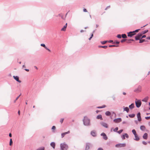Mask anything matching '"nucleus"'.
<instances>
[{
	"mask_svg": "<svg viewBox=\"0 0 150 150\" xmlns=\"http://www.w3.org/2000/svg\"><path fill=\"white\" fill-rule=\"evenodd\" d=\"M84 125L86 126H88L90 125V120L86 116H85L83 120Z\"/></svg>",
	"mask_w": 150,
	"mask_h": 150,
	"instance_id": "nucleus-1",
	"label": "nucleus"
},
{
	"mask_svg": "<svg viewBox=\"0 0 150 150\" xmlns=\"http://www.w3.org/2000/svg\"><path fill=\"white\" fill-rule=\"evenodd\" d=\"M61 150H67L68 146L65 143H61L60 144Z\"/></svg>",
	"mask_w": 150,
	"mask_h": 150,
	"instance_id": "nucleus-2",
	"label": "nucleus"
},
{
	"mask_svg": "<svg viewBox=\"0 0 150 150\" xmlns=\"http://www.w3.org/2000/svg\"><path fill=\"white\" fill-rule=\"evenodd\" d=\"M135 103L136 107L138 108L140 107L142 104L141 100H137V99H136Z\"/></svg>",
	"mask_w": 150,
	"mask_h": 150,
	"instance_id": "nucleus-3",
	"label": "nucleus"
},
{
	"mask_svg": "<svg viewBox=\"0 0 150 150\" xmlns=\"http://www.w3.org/2000/svg\"><path fill=\"white\" fill-rule=\"evenodd\" d=\"M142 91V87L140 86H139L137 88H136L134 91L137 93H138Z\"/></svg>",
	"mask_w": 150,
	"mask_h": 150,
	"instance_id": "nucleus-4",
	"label": "nucleus"
},
{
	"mask_svg": "<svg viewBox=\"0 0 150 150\" xmlns=\"http://www.w3.org/2000/svg\"><path fill=\"white\" fill-rule=\"evenodd\" d=\"M125 146L126 144L125 143H123L117 144L115 146L117 147H125Z\"/></svg>",
	"mask_w": 150,
	"mask_h": 150,
	"instance_id": "nucleus-5",
	"label": "nucleus"
},
{
	"mask_svg": "<svg viewBox=\"0 0 150 150\" xmlns=\"http://www.w3.org/2000/svg\"><path fill=\"white\" fill-rule=\"evenodd\" d=\"M92 144L89 143H87L86 144L85 150H88L90 147L92 146Z\"/></svg>",
	"mask_w": 150,
	"mask_h": 150,
	"instance_id": "nucleus-6",
	"label": "nucleus"
},
{
	"mask_svg": "<svg viewBox=\"0 0 150 150\" xmlns=\"http://www.w3.org/2000/svg\"><path fill=\"white\" fill-rule=\"evenodd\" d=\"M122 121V119L121 118H119L115 119L113 121L116 123H118Z\"/></svg>",
	"mask_w": 150,
	"mask_h": 150,
	"instance_id": "nucleus-7",
	"label": "nucleus"
},
{
	"mask_svg": "<svg viewBox=\"0 0 150 150\" xmlns=\"http://www.w3.org/2000/svg\"><path fill=\"white\" fill-rule=\"evenodd\" d=\"M13 77L14 79L17 82L19 83H21V81L19 80V77L18 76H13Z\"/></svg>",
	"mask_w": 150,
	"mask_h": 150,
	"instance_id": "nucleus-8",
	"label": "nucleus"
},
{
	"mask_svg": "<svg viewBox=\"0 0 150 150\" xmlns=\"http://www.w3.org/2000/svg\"><path fill=\"white\" fill-rule=\"evenodd\" d=\"M101 135L102 136H103V139H104L105 140H107L108 139V137L107 136H106V134L104 132L102 133L101 134Z\"/></svg>",
	"mask_w": 150,
	"mask_h": 150,
	"instance_id": "nucleus-9",
	"label": "nucleus"
},
{
	"mask_svg": "<svg viewBox=\"0 0 150 150\" xmlns=\"http://www.w3.org/2000/svg\"><path fill=\"white\" fill-rule=\"evenodd\" d=\"M142 35V34H141V33L138 34V35L135 37L136 40H139Z\"/></svg>",
	"mask_w": 150,
	"mask_h": 150,
	"instance_id": "nucleus-10",
	"label": "nucleus"
},
{
	"mask_svg": "<svg viewBox=\"0 0 150 150\" xmlns=\"http://www.w3.org/2000/svg\"><path fill=\"white\" fill-rule=\"evenodd\" d=\"M135 33H134V32H130L128 33V34L127 36L129 37H131L132 36L135 35Z\"/></svg>",
	"mask_w": 150,
	"mask_h": 150,
	"instance_id": "nucleus-11",
	"label": "nucleus"
},
{
	"mask_svg": "<svg viewBox=\"0 0 150 150\" xmlns=\"http://www.w3.org/2000/svg\"><path fill=\"white\" fill-rule=\"evenodd\" d=\"M69 133L70 131H69L67 132L62 133L61 134L62 138H63V137H64V136L66 134H69Z\"/></svg>",
	"mask_w": 150,
	"mask_h": 150,
	"instance_id": "nucleus-12",
	"label": "nucleus"
},
{
	"mask_svg": "<svg viewBox=\"0 0 150 150\" xmlns=\"http://www.w3.org/2000/svg\"><path fill=\"white\" fill-rule=\"evenodd\" d=\"M137 117L138 118V120L139 121H140L141 120V118L140 115V112H138L137 114Z\"/></svg>",
	"mask_w": 150,
	"mask_h": 150,
	"instance_id": "nucleus-13",
	"label": "nucleus"
},
{
	"mask_svg": "<svg viewBox=\"0 0 150 150\" xmlns=\"http://www.w3.org/2000/svg\"><path fill=\"white\" fill-rule=\"evenodd\" d=\"M100 124L101 125L104 127L106 128H108V126L107 125V124L106 123L104 122H101L100 123Z\"/></svg>",
	"mask_w": 150,
	"mask_h": 150,
	"instance_id": "nucleus-14",
	"label": "nucleus"
},
{
	"mask_svg": "<svg viewBox=\"0 0 150 150\" xmlns=\"http://www.w3.org/2000/svg\"><path fill=\"white\" fill-rule=\"evenodd\" d=\"M40 45L41 46H42V47H44L45 49H46L47 50H48L49 52H51L50 50L46 47L45 45V44H41Z\"/></svg>",
	"mask_w": 150,
	"mask_h": 150,
	"instance_id": "nucleus-15",
	"label": "nucleus"
},
{
	"mask_svg": "<svg viewBox=\"0 0 150 150\" xmlns=\"http://www.w3.org/2000/svg\"><path fill=\"white\" fill-rule=\"evenodd\" d=\"M124 111H126L127 112H128L129 111V109L127 107H123Z\"/></svg>",
	"mask_w": 150,
	"mask_h": 150,
	"instance_id": "nucleus-16",
	"label": "nucleus"
},
{
	"mask_svg": "<svg viewBox=\"0 0 150 150\" xmlns=\"http://www.w3.org/2000/svg\"><path fill=\"white\" fill-rule=\"evenodd\" d=\"M148 137V134L147 133H145L143 136V138L144 139H146Z\"/></svg>",
	"mask_w": 150,
	"mask_h": 150,
	"instance_id": "nucleus-17",
	"label": "nucleus"
},
{
	"mask_svg": "<svg viewBox=\"0 0 150 150\" xmlns=\"http://www.w3.org/2000/svg\"><path fill=\"white\" fill-rule=\"evenodd\" d=\"M67 26V23H66V24L61 29V31H65L66 30V28Z\"/></svg>",
	"mask_w": 150,
	"mask_h": 150,
	"instance_id": "nucleus-18",
	"label": "nucleus"
},
{
	"mask_svg": "<svg viewBox=\"0 0 150 150\" xmlns=\"http://www.w3.org/2000/svg\"><path fill=\"white\" fill-rule=\"evenodd\" d=\"M51 146L53 148V149H54L55 148V143L54 142H52L50 143Z\"/></svg>",
	"mask_w": 150,
	"mask_h": 150,
	"instance_id": "nucleus-19",
	"label": "nucleus"
},
{
	"mask_svg": "<svg viewBox=\"0 0 150 150\" xmlns=\"http://www.w3.org/2000/svg\"><path fill=\"white\" fill-rule=\"evenodd\" d=\"M96 118L98 119H100V120H103L102 116L101 115H99L97 116Z\"/></svg>",
	"mask_w": 150,
	"mask_h": 150,
	"instance_id": "nucleus-20",
	"label": "nucleus"
},
{
	"mask_svg": "<svg viewBox=\"0 0 150 150\" xmlns=\"http://www.w3.org/2000/svg\"><path fill=\"white\" fill-rule=\"evenodd\" d=\"M91 135L93 137H95L96 136V134L94 131H92L91 133Z\"/></svg>",
	"mask_w": 150,
	"mask_h": 150,
	"instance_id": "nucleus-21",
	"label": "nucleus"
},
{
	"mask_svg": "<svg viewBox=\"0 0 150 150\" xmlns=\"http://www.w3.org/2000/svg\"><path fill=\"white\" fill-rule=\"evenodd\" d=\"M134 107V103H132L129 106V108L130 109L133 108Z\"/></svg>",
	"mask_w": 150,
	"mask_h": 150,
	"instance_id": "nucleus-22",
	"label": "nucleus"
},
{
	"mask_svg": "<svg viewBox=\"0 0 150 150\" xmlns=\"http://www.w3.org/2000/svg\"><path fill=\"white\" fill-rule=\"evenodd\" d=\"M148 99V97H146L145 98L143 99H142V101L143 102H146L147 101Z\"/></svg>",
	"mask_w": 150,
	"mask_h": 150,
	"instance_id": "nucleus-23",
	"label": "nucleus"
},
{
	"mask_svg": "<svg viewBox=\"0 0 150 150\" xmlns=\"http://www.w3.org/2000/svg\"><path fill=\"white\" fill-rule=\"evenodd\" d=\"M134 137L135 138L134 139L136 141H138L139 139V137L137 135V134L136 135H134Z\"/></svg>",
	"mask_w": 150,
	"mask_h": 150,
	"instance_id": "nucleus-24",
	"label": "nucleus"
},
{
	"mask_svg": "<svg viewBox=\"0 0 150 150\" xmlns=\"http://www.w3.org/2000/svg\"><path fill=\"white\" fill-rule=\"evenodd\" d=\"M140 129L144 131L145 129V127L144 125H142L140 127Z\"/></svg>",
	"mask_w": 150,
	"mask_h": 150,
	"instance_id": "nucleus-25",
	"label": "nucleus"
},
{
	"mask_svg": "<svg viewBox=\"0 0 150 150\" xmlns=\"http://www.w3.org/2000/svg\"><path fill=\"white\" fill-rule=\"evenodd\" d=\"M105 114L106 115L109 116L110 115L111 113L110 112L108 111H106L105 113Z\"/></svg>",
	"mask_w": 150,
	"mask_h": 150,
	"instance_id": "nucleus-26",
	"label": "nucleus"
},
{
	"mask_svg": "<svg viewBox=\"0 0 150 150\" xmlns=\"http://www.w3.org/2000/svg\"><path fill=\"white\" fill-rule=\"evenodd\" d=\"M135 116V115L134 114H132L129 115V117L131 118L134 117Z\"/></svg>",
	"mask_w": 150,
	"mask_h": 150,
	"instance_id": "nucleus-27",
	"label": "nucleus"
},
{
	"mask_svg": "<svg viewBox=\"0 0 150 150\" xmlns=\"http://www.w3.org/2000/svg\"><path fill=\"white\" fill-rule=\"evenodd\" d=\"M132 132L133 134L134 135L137 134L136 132L135 129H133L132 131Z\"/></svg>",
	"mask_w": 150,
	"mask_h": 150,
	"instance_id": "nucleus-28",
	"label": "nucleus"
},
{
	"mask_svg": "<svg viewBox=\"0 0 150 150\" xmlns=\"http://www.w3.org/2000/svg\"><path fill=\"white\" fill-rule=\"evenodd\" d=\"M44 149L45 148L44 147H41L37 149L36 150H44Z\"/></svg>",
	"mask_w": 150,
	"mask_h": 150,
	"instance_id": "nucleus-29",
	"label": "nucleus"
},
{
	"mask_svg": "<svg viewBox=\"0 0 150 150\" xmlns=\"http://www.w3.org/2000/svg\"><path fill=\"white\" fill-rule=\"evenodd\" d=\"M148 30H145L144 31H142V33L141 34H142V35L143 34H144L146 33H147L148 32Z\"/></svg>",
	"mask_w": 150,
	"mask_h": 150,
	"instance_id": "nucleus-30",
	"label": "nucleus"
},
{
	"mask_svg": "<svg viewBox=\"0 0 150 150\" xmlns=\"http://www.w3.org/2000/svg\"><path fill=\"white\" fill-rule=\"evenodd\" d=\"M99 47H102L104 49H106L108 47L106 46H98Z\"/></svg>",
	"mask_w": 150,
	"mask_h": 150,
	"instance_id": "nucleus-31",
	"label": "nucleus"
},
{
	"mask_svg": "<svg viewBox=\"0 0 150 150\" xmlns=\"http://www.w3.org/2000/svg\"><path fill=\"white\" fill-rule=\"evenodd\" d=\"M105 106H106L105 105H103L101 106H99V107H97V108H105Z\"/></svg>",
	"mask_w": 150,
	"mask_h": 150,
	"instance_id": "nucleus-32",
	"label": "nucleus"
},
{
	"mask_svg": "<svg viewBox=\"0 0 150 150\" xmlns=\"http://www.w3.org/2000/svg\"><path fill=\"white\" fill-rule=\"evenodd\" d=\"M118 128L117 127H116L115 128L113 129V131L114 132H117V131L118 130Z\"/></svg>",
	"mask_w": 150,
	"mask_h": 150,
	"instance_id": "nucleus-33",
	"label": "nucleus"
},
{
	"mask_svg": "<svg viewBox=\"0 0 150 150\" xmlns=\"http://www.w3.org/2000/svg\"><path fill=\"white\" fill-rule=\"evenodd\" d=\"M21 94H20L16 98V99L14 101V102L15 103L16 102V101L19 98V97L21 95Z\"/></svg>",
	"mask_w": 150,
	"mask_h": 150,
	"instance_id": "nucleus-34",
	"label": "nucleus"
},
{
	"mask_svg": "<svg viewBox=\"0 0 150 150\" xmlns=\"http://www.w3.org/2000/svg\"><path fill=\"white\" fill-rule=\"evenodd\" d=\"M122 37L123 38H127V36L126 34H123L122 35Z\"/></svg>",
	"mask_w": 150,
	"mask_h": 150,
	"instance_id": "nucleus-35",
	"label": "nucleus"
},
{
	"mask_svg": "<svg viewBox=\"0 0 150 150\" xmlns=\"http://www.w3.org/2000/svg\"><path fill=\"white\" fill-rule=\"evenodd\" d=\"M13 143V142L12 141V139H10V143L9 145L10 146H11Z\"/></svg>",
	"mask_w": 150,
	"mask_h": 150,
	"instance_id": "nucleus-36",
	"label": "nucleus"
},
{
	"mask_svg": "<svg viewBox=\"0 0 150 150\" xmlns=\"http://www.w3.org/2000/svg\"><path fill=\"white\" fill-rule=\"evenodd\" d=\"M123 129H121L118 131H117V133H118L119 134H120L123 131Z\"/></svg>",
	"mask_w": 150,
	"mask_h": 150,
	"instance_id": "nucleus-37",
	"label": "nucleus"
},
{
	"mask_svg": "<svg viewBox=\"0 0 150 150\" xmlns=\"http://www.w3.org/2000/svg\"><path fill=\"white\" fill-rule=\"evenodd\" d=\"M121 137L122 138V139H123V140H124L125 139V134H124L122 135L121 136Z\"/></svg>",
	"mask_w": 150,
	"mask_h": 150,
	"instance_id": "nucleus-38",
	"label": "nucleus"
},
{
	"mask_svg": "<svg viewBox=\"0 0 150 150\" xmlns=\"http://www.w3.org/2000/svg\"><path fill=\"white\" fill-rule=\"evenodd\" d=\"M120 43L119 42L116 41L113 42V43L114 44H119Z\"/></svg>",
	"mask_w": 150,
	"mask_h": 150,
	"instance_id": "nucleus-39",
	"label": "nucleus"
},
{
	"mask_svg": "<svg viewBox=\"0 0 150 150\" xmlns=\"http://www.w3.org/2000/svg\"><path fill=\"white\" fill-rule=\"evenodd\" d=\"M145 41V40H144V39H143V40H140V41H139V43H141L143 42H144Z\"/></svg>",
	"mask_w": 150,
	"mask_h": 150,
	"instance_id": "nucleus-40",
	"label": "nucleus"
},
{
	"mask_svg": "<svg viewBox=\"0 0 150 150\" xmlns=\"http://www.w3.org/2000/svg\"><path fill=\"white\" fill-rule=\"evenodd\" d=\"M94 32H93V33H92V34H91V37L90 38H89V40H91V38L93 37V33H94Z\"/></svg>",
	"mask_w": 150,
	"mask_h": 150,
	"instance_id": "nucleus-41",
	"label": "nucleus"
},
{
	"mask_svg": "<svg viewBox=\"0 0 150 150\" xmlns=\"http://www.w3.org/2000/svg\"><path fill=\"white\" fill-rule=\"evenodd\" d=\"M124 134L125 135V137H126L127 138H129V136L127 134L125 133Z\"/></svg>",
	"mask_w": 150,
	"mask_h": 150,
	"instance_id": "nucleus-42",
	"label": "nucleus"
},
{
	"mask_svg": "<svg viewBox=\"0 0 150 150\" xmlns=\"http://www.w3.org/2000/svg\"><path fill=\"white\" fill-rule=\"evenodd\" d=\"M118 45H110L109 46V47H118Z\"/></svg>",
	"mask_w": 150,
	"mask_h": 150,
	"instance_id": "nucleus-43",
	"label": "nucleus"
},
{
	"mask_svg": "<svg viewBox=\"0 0 150 150\" xmlns=\"http://www.w3.org/2000/svg\"><path fill=\"white\" fill-rule=\"evenodd\" d=\"M107 42V41H103L101 42V43L102 44H105Z\"/></svg>",
	"mask_w": 150,
	"mask_h": 150,
	"instance_id": "nucleus-44",
	"label": "nucleus"
},
{
	"mask_svg": "<svg viewBox=\"0 0 150 150\" xmlns=\"http://www.w3.org/2000/svg\"><path fill=\"white\" fill-rule=\"evenodd\" d=\"M126 40V39H123V40H122L121 41V42L122 43V42H125Z\"/></svg>",
	"mask_w": 150,
	"mask_h": 150,
	"instance_id": "nucleus-45",
	"label": "nucleus"
},
{
	"mask_svg": "<svg viewBox=\"0 0 150 150\" xmlns=\"http://www.w3.org/2000/svg\"><path fill=\"white\" fill-rule=\"evenodd\" d=\"M142 143L143 144H144V145H146L147 144V143L145 141H143Z\"/></svg>",
	"mask_w": 150,
	"mask_h": 150,
	"instance_id": "nucleus-46",
	"label": "nucleus"
},
{
	"mask_svg": "<svg viewBox=\"0 0 150 150\" xmlns=\"http://www.w3.org/2000/svg\"><path fill=\"white\" fill-rule=\"evenodd\" d=\"M150 118V116L149 117H145V119L146 120H148Z\"/></svg>",
	"mask_w": 150,
	"mask_h": 150,
	"instance_id": "nucleus-47",
	"label": "nucleus"
},
{
	"mask_svg": "<svg viewBox=\"0 0 150 150\" xmlns=\"http://www.w3.org/2000/svg\"><path fill=\"white\" fill-rule=\"evenodd\" d=\"M118 38H121V35H118L117 36Z\"/></svg>",
	"mask_w": 150,
	"mask_h": 150,
	"instance_id": "nucleus-48",
	"label": "nucleus"
},
{
	"mask_svg": "<svg viewBox=\"0 0 150 150\" xmlns=\"http://www.w3.org/2000/svg\"><path fill=\"white\" fill-rule=\"evenodd\" d=\"M139 29L136 30H135L133 31V32H134V33L136 32H139Z\"/></svg>",
	"mask_w": 150,
	"mask_h": 150,
	"instance_id": "nucleus-49",
	"label": "nucleus"
},
{
	"mask_svg": "<svg viewBox=\"0 0 150 150\" xmlns=\"http://www.w3.org/2000/svg\"><path fill=\"white\" fill-rule=\"evenodd\" d=\"M52 129L54 130L55 129V127L54 126H53L52 128Z\"/></svg>",
	"mask_w": 150,
	"mask_h": 150,
	"instance_id": "nucleus-50",
	"label": "nucleus"
},
{
	"mask_svg": "<svg viewBox=\"0 0 150 150\" xmlns=\"http://www.w3.org/2000/svg\"><path fill=\"white\" fill-rule=\"evenodd\" d=\"M64 120V119H61L60 120V122L61 123H62L63 122V121Z\"/></svg>",
	"mask_w": 150,
	"mask_h": 150,
	"instance_id": "nucleus-51",
	"label": "nucleus"
},
{
	"mask_svg": "<svg viewBox=\"0 0 150 150\" xmlns=\"http://www.w3.org/2000/svg\"><path fill=\"white\" fill-rule=\"evenodd\" d=\"M83 11L84 12H87V11L86 8H84L83 9Z\"/></svg>",
	"mask_w": 150,
	"mask_h": 150,
	"instance_id": "nucleus-52",
	"label": "nucleus"
},
{
	"mask_svg": "<svg viewBox=\"0 0 150 150\" xmlns=\"http://www.w3.org/2000/svg\"><path fill=\"white\" fill-rule=\"evenodd\" d=\"M97 150H103V149L101 148H98Z\"/></svg>",
	"mask_w": 150,
	"mask_h": 150,
	"instance_id": "nucleus-53",
	"label": "nucleus"
},
{
	"mask_svg": "<svg viewBox=\"0 0 150 150\" xmlns=\"http://www.w3.org/2000/svg\"><path fill=\"white\" fill-rule=\"evenodd\" d=\"M122 124H125L127 123V122L126 121H123L122 122Z\"/></svg>",
	"mask_w": 150,
	"mask_h": 150,
	"instance_id": "nucleus-54",
	"label": "nucleus"
},
{
	"mask_svg": "<svg viewBox=\"0 0 150 150\" xmlns=\"http://www.w3.org/2000/svg\"><path fill=\"white\" fill-rule=\"evenodd\" d=\"M146 37V36L145 35H143V36H142V38H145V37Z\"/></svg>",
	"mask_w": 150,
	"mask_h": 150,
	"instance_id": "nucleus-55",
	"label": "nucleus"
},
{
	"mask_svg": "<svg viewBox=\"0 0 150 150\" xmlns=\"http://www.w3.org/2000/svg\"><path fill=\"white\" fill-rule=\"evenodd\" d=\"M9 136L10 137H12V134L11 133H9Z\"/></svg>",
	"mask_w": 150,
	"mask_h": 150,
	"instance_id": "nucleus-56",
	"label": "nucleus"
},
{
	"mask_svg": "<svg viewBox=\"0 0 150 150\" xmlns=\"http://www.w3.org/2000/svg\"><path fill=\"white\" fill-rule=\"evenodd\" d=\"M25 71H29V70L28 69H24Z\"/></svg>",
	"mask_w": 150,
	"mask_h": 150,
	"instance_id": "nucleus-57",
	"label": "nucleus"
},
{
	"mask_svg": "<svg viewBox=\"0 0 150 150\" xmlns=\"http://www.w3.org/2000/svg\"><path fill=\"white\" fill-rule=\"evenodd\" d=\"M84 31H84V30H81V31H80V32H81V33H82V32H84Z\"/></svg>",
	"mask_w": 150,
	"mask_h": 150,
	"instance_id": "nucleus-58",
	"label": "nucleus"
},
{
	"mask_svg": "<svg viewBox=\"0 0 150 150\" xmlns=\"http://www.w3.org/2000/svg\"><path fill=\"white\" fill-rule=\"evenodd\" d=\"M18 113L19 115H20V110H19L18 112Z\"/></svg>",
	"mask_w": 150,
	"mask_h": 150,
	"instance_id": "nucleus-59",
	"label": "nucleus"
},
{
	"mask_svg": "<svg viewBox=\"0 0 150 150\" xmlns=\"http://www.w3.org/2000/svg\"><path fill=\"white\" fill-rule=\"evenodd\" d=\"M147 39H149L150 40V37H148L146 38Z\"/></svg>",
	"mask_w": 150,
	"mask_h": 150,
	"instance_id": "nucleus-60",
	"label": "nucleus"
},
{
	"mask_svg": "<svg viewBox=\"0 0 150 150\" xmlns=\"http://www.w3.org/2000/svg\"><path fill=\"white\" fill-rule=\"evenodd\" d=\"M123 94L124 95H125L126 94V93L125 92H123Z\"/></svg>",
	"mask_w": 150,
	"mask_h": 150,
	"instance_id": "nucleus-61",
	"label": "nucleus"
},
{
	"mask_svg": "<svg viewBox=\"0 0 150 150\" xmlns=\"http://www.w3.org/2000/svg\"><path fill=\"white\" fill-rule=\"evenodd\" d=\"M150 74V71H149L148 72L147 75H149V74Z\"/></svg>",
	"mask_w": 150,
	"mask_h": 150,
	"instance_id": "nucleus-62",
	"label": "nucleus"
},
{
	"mask_svg": "<svg viewBox=\"0 0 150 150\" xmlns=\"http://www.w3.org/2000/svg\"><path fill=\"white\" fill-rule=\"evenodd\" d=\"M113 42V41L112 40H110V41H109V42Z\"/></svg>",
	"mask_w": 150,
	"mask_h": 150,
	"instance_id": "nucleus-63",
	"label": "nucleus"
},
{
	"mask_svg": "<svg viewBox=\"0 0 150 150\" xmlns=\"http://www.w3.org/2000/svg\"><path fill=\"white\" fill-rule=\"evenodd\" d=\"M149 125L150 126V122H149Z\"/></svg>",
	"mask_w": 150,
	"mask_h": 150,
	"instance_id": "nucleus-64",
	"label": "nucleus"
}]
</instances>
